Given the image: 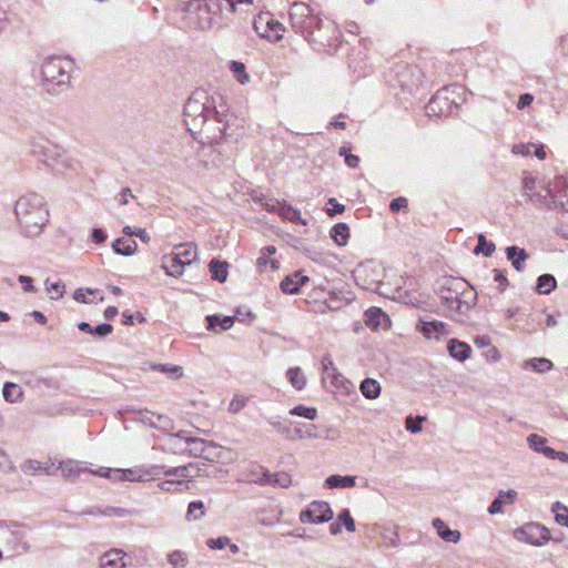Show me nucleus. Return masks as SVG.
<instances>
[{
	"mask_svg": "<svg viewBox=\"0 0 568 568\" xmlns=\"http://www.w3.org/2000/svg\"><path fill=\"white\" fill-rule=\"evenodd\" d=\"M184 123L201 143L217 145L222 141H237L244 130V119L229 111V106L219 93L209 94L195 90L184 105Z\"/></svg>",
	"mask_w": 568,
	"mask_h": 568,
	"instance_id": "obj_1",
	"label": "nucleus"
},
{
	"mask_svg": "<svg viewBox=\"0 0 568 568\" xmlns=\"http://www.w3.org/2000/svg\"><path fill=\"white\" fill-rule=\"evenodd\" d=\"M20 232L27 237L39 236L49 222V210L44 197L36 192L21 195L14 205Z\"/></svg>",
	"mask_w": 568,
	"mask_h": 568,
	"instance_id": "obj_2",
	"label": "nucleus"
},
{
	"mask_svg": "<svg viewBox=\"0 0 568 568\" xmlns=\"http://www.w3.org/2000/svg\"><path fill=\"white\" fill-rule=\"evenodd\" d=\"M442 304L446 307L448 316L466 315L477 303V292L464 278H446L439 291Z\"/></svg>",
	"mask_w": 568,
	"mask_h": 568,
	"instance_id": "obj_3",
	"label": "nucleus"
},
{
	"mask_svg": "<svg viewBox=\"0 0 568 568\" xmlns=\"http://www.w3.org/2000/svg\"><path fill=\"white\" fill-rule=\"evenodd\" d=\"M73 71V61L69 58L50 57L41 65V75L47 90L51 93H58L65 90L71 80Z\"/></svg>",
	"mask_w": 568,
	"mask_h": 568,
	"instance_id": "obj_4",
	"label": "nucleus"
},
{
	"mask_svg": "<svg viewBox=\"0 0 568 568\" xmlns=\"http://www.w3.org/2000/svg\"><path fill=\"white\" fill-rule=\"evenodd\" d=\"M305 40L323 48L331 47L337 39L338 30L334 21L312 16L305 23V33H300Z\"/></svg>",
	"mask_w": 568,
	"mask_h": 568,
	"instance_id": "obj_5",
	"label": "nucleus"
},
{
	"mask_svg": "<svg viewBox=\"0 0 568 568\" xmlns=\"http://www.w3.org/2000/svg\"><path fill=\"white\" fill-rule=\"evenodd\" d=\"M187 466L165 468L164 466H152L148 469L135 468V469H122V478L124 481H145L155 476L164 474L166 476L175 477H187Z\"/></svg>",
	"mask_w": 568,
	"mask_h": 568,
	"instance_id": "obj_6",
	"label": "nucleus"
},
{
	"mask_svg": "<svg viewBox=\"0 0 568 568\" xmlns=\"http://www.w3.org/2000/svg\"><path fill=\"white\" fill-rule=\"evenodd\" d=\"M514 536L517 540L530 544L532 546H544L550 539V531L537 523H528L516 529Z\"/></svg>",
	"mask_w": 568,
	"mask_h": 568,
	"instance_id": "obj_7",
	"label": "nucleus"
},
{
	"mask_svg": "<svg viewBox=\"0 0 568 568\" xmlns=\"http://www.w3.org/2000/svg\"><path fill=\"white\" fill-rule=\"evenodd\" d=\"M395 75L399 87L409 92L418 89L424 82V74L416 65L397 64Z\"/></svg>",
	"mask_w": 568,
	"mask_h": 568,
	"instance_id": "obj_8",
	"label": "nucleus"
},
{
	"mask_svg": "<svg viewBox=\"0 0 568 568\" xmlns=\"http://www.w3.org/2000/svg\"><path fill=\"white\" fill-rule=\"evenodd\" d=\"M333 519V510L326 501H313L300 513V520L303 524H322Z\"/></svg>",
	"mask_w": 568,
	"mask_h": 568,
	"instance_id": "obj_9",
	"label": "nucleus"
},
{
	"mask_svg": "<svg viewBox=\"0 0 568 568\" xmlns=\"http://www.w3.org/2000/svg\"><path fill=\"white\" fill-rule=\"evenodd\" d=\"M313 16V11L304 2H294L290 9V20L296 33H305V23Z\"/></svg>",
	"mask_w": 568,
	"mask_h": 568,
	"instance_id": "obj_10",
	"label": "nucleus"
},
{
	"mask_svg": "<svg viewBox=\"0 0 568 568\" xmlns=\"http://www.w3.org/2000/svg\"><path fill=\"white\" fill-rule=\"evenodd\" d=\"M416 331H418L425 338L436 341H439L443 336L449 334L448 325L436 320H419L416 324Z\"/></svg>",
	"mask_w": 568,
	"mask_h": 568,
	"instance_id": "obj_11",
	"label": "nucleus"
},
{
	"mask_svg": "<svg viewBox=\"0 0 568 568\" xmlns=\"http://www.w3.org/2000/svg\"><path fill=\"white\" fill-rule=\"evenodd\" d=\"M552 182L540 185L535 192L529 193V201L540 210H554Z\"/></svg>",
	"mask_w": 568,
	"mask_h": 568,
	"instance_id": "obj_12",
	"label": "nucleus"
},
{
	"mask_svg": "<svg viewBox=\"0 0 568 568\" xmlns=\"http://www.w3.org/2000/svg\"><path fill=\"white\" fill-rule=\"evenodd\" d=\"M554 210L568 212V181L561 176L552 181Z\"/></svg>",
	"mask_w": 568,
	"mask_h": 568,
	"instance_id": "obj_13",
	"label": "nucleus"
},
{
	"mask_svg": "<svg viewBox=\"0 0 568 568\" xmlns=\"http://www.w3.org/2000/svg\"><path fill=\"white\" fill-rule=\"evenodd\" d=\"M128 555L121 549H110L105 551L99 560L100 568H126Z\"/></svg>",
	"mask_w": 568,
	"mask_h": 568,
	"instance_id": "obj_14",
	"label": "nucleus"
},
{
	"mask_svg": "<svg viewBox=\"0 0 568 568\" xmlns=\"http://www.w3.org/2000/svg\"><path fill=\"white\" fill-rule=\"evenodd\" d=\"M268 470L258 464H250L248 467L242 471L240 481L254 483L265 486L267 481Z\"/></svg>",
	"mask_w": 568,
	"mask_h": 568,
	"instance_id": "obj_15",
	"label": "nucleus"
},
{
	"mask_svg": "<svg viewBox=\"0 0 568 568\" xmlns=\"http://www.w3.org/2000/svg\"><path fill=\"white\" fill-rule=\"evenodd\" d=\"M59 468L68 480H75L83 473H94V470L88 469L83 463L73 459L61 462Z\"/></svg>",
	"mask_w": 568,
	"mask_h": 568,
	"instance_id": "obj_16",
	"label": "nucleus"
},
{
	"mask_svg": "<svg viewBox=\"0 0 568 568\" xmlns=\"http://www.w3.org/2000/svg\"><path fill=\"white\" fill-rule=\"evenodd\" d=\"M517 491L514 489L500 490L498 496L491 501L488 507L489 515L503 514L505 505H513L516 501Z\"/></svg>",
	"mask_w": 568,
	"mask_h": 568,
	"instance_id": "obj_17",
	"label": "nucleus"
},
{
	"mask_svg": "<svg viewBox=\"0 0 568 568\" xmlns=\"http://www.w3.org/2000/svg\"><path fill=\"white\" fill-rule=\"evenodd\" d=\"M308 277L301 272H295L285 276L281 282V290L285 294H296L300 287L308 282Z\"/></svg>",
	"mask_w": 568,
	"mask_h": 568,
	"instance_id": "obj_18",
	"label": "nucleus"
},
{
	"mask_svg": "<svg viewBox=\"0 0 568 568\" xmlns=\"http://www.w3.org/2000/svg\"><path fill=\"white\" fill-rule=\"evenodd\" d=\"M506 256L517 272L525 270L526 261L529 258V254L526 250L516 245L506 248Z\"/></svg>",
	"mask_w": 568,
	"mask_h": 568,
	"instance_id": "obj_19",
	"label": "nucleus"
},
{
	"mask_svg": "<svg viewBox=\"0 0 568 568\" xmlns=\"http://www.w3.org/2000/svg\"><path fill=\"white\" fill-rule=\"evenodd\" d=\"M432 524L438 536L445 541L457 544L460 540L462 534L458 530L450 529L440 518L433 519Z\"/></svg>",
	"mask_w": 568,
	"mask_h": 568,
	"instance_id": "obj_20",
	"label": "nucleus"
},
{
	"mask_svg": "<svg viewBox=\"0 0 568 568\" xmlns=\"http://www.w3.org/2000/svg\"><path fill=\"white\" fill-rule=\"evenodd\" d=\"M447 351L452 357L464 362L470 356L471 347L465 342L452 338L448 342Z\"/></svg>",
	"mask_w": 568,
	"mask_h": 568,
	"instance_id": "obj_21",
	"label": "nucleus"
},
{
	"mask_svg": "<svg viewBox=\"0 0 568 568\" xmlns=\"http://www.w3.org/2000/svg\"><path fill=\"white\" fill-rule=\"evenodd\" d=\"M175 258H180L187 266L197 260L196 245L193 243H183L174 247Z\"/></svg>",
	"mask_w": 568,
	"mask_h": 568,
	"instance_id": "obj_22",
	"label": "nucleus"
},
{
	"mask_svg": "<svg viewBox=\"0 0 568 568\" xmlns=\"http://www.w3.org/2000/svg\"><path fill=\"white\" fill-rule=\"evenodd\" d=\"M276 253V247L274 245L265 246L261 250V254L256 260V266L260 270H263L268 264L271 265L272 270L276 271L280 268V262L277 260H270L272 255Z\"/></svg>",
	"mask_w": 568,
	"mask_h": 568,
	"instance_id": "obj_23",
	"label": "nucleus"
},
{
	"mask_svg": "<svg viewBox=\"0 0 568 568\" xmlns=\"http://www.w3.org/2000/svg\"><path fill=\"white\" fill-rule=\"evenodd\" d=\"M186 265L180 258H175V254L172 253L170 256H165L163 268L170 276L179 277L183 274Z\"/></svg>",
	"mask_w": 568,
	"mask_h": 568,
	"instance_id": "obj_24",
	"label": "nucleus"
},
{
	"mask_svg": "<svg viewBox=\"0 0 568 568\" xmlns=\"http://www.w3.org/2000/svg\"><path fill=\"white\" fill-rule=\"evenodd\" d=\"M227 268V262H222L216 258L211 260L209 264L211 277L220 283H224L226 281L229 274Z\"/></svg>",
	"mask_w": 568,
	"mask_h": 568,
	"instance_id": "obj_25",
	"label": "nucleus"
},
{
	"mask_svg": "<svg viewBox=\"0 0 568 568\" xmlns=\"http://www.w3.org/2000/svg\"><path fill=\"white\" fill-rule=\"evenodd\" d=\"M112 247L116 254L131 256L136 252L138 243L134 240L120 237L113 242Z\"/></svg>",
	"mask_w": 568,
	"mask_h": 568,
	"instance_id": "obj_26",
	"label": "nucleus"
},
{
	"mask_svg": "<svg viewBox=\"0 0 568 568\" xmlns=\"http://www.w3.org/2000/svg\"><path fill=\"white\" fill-rule=\"evenodd\" d=\"M325 485L327 488H351L356 485L355 476H341V475H331L326 478Z\"/></svg>",
	"mask_w": 568,
	"mask_h": 568,
	"instance_id": "obj_27",
	"label": "nucleus"
},
{
	"mask_svg": "<svg viewBox=\"0 0 568 568\" xmlns=\"http://www.w3.org/2000/svg\"><path fill=\"white\" fill-rule=\"evenodd\" d=\"M547 438L542 437L538 434H530L527 437L528 446L536 453L544 454L547 458L549 457V453L551 452V447L547 445Z\"/></svg>",
	"mask_w": 568,
	"mask_h": 568,
	"instance_id": "obj_28",
	"label": "nucleus"
},
{
	"mask_svg": "<svg viewBox=\"0 0 568 568\" xmlns=\"http://www.w3.org/2000/svg\"><path fill=\"white\" fill-rule=\"evenodd\" d=\"M525 369L530 368L536 373H546L552 369L554 364L550 359L545 357H534L525 361L524 366Z\"/></svg>",
	"mask_w": 568,
	"mask_h": 568,
	"instance_id": "obj_29",
	"label": "nucleus"
},
{
	"mask_svg": "<svg viewBox=\"0 0 568 568\" xmlns=\"http://www.w3.org/2000/svg\"><path fill=\"white\" fill-rule=\"evenodd\" d=\"M277 214L290 222L306 225V221L302 219L301 211L288 204H278Z\"/></svg>",
	"mask_w": 568,
	"mask_h": 568,
	"instance_id": "obj_30",
	"label": "nucleus"
},
{
	"mask_svg": "<svg viewBox=\"0 0 568 568\" xmlns=\"http://www.w3.org/2000/svg\"><path fill=\"white\" fill-rule=\"evenodd\" d=\"M216 322H220V331H227L234 324V317L232 316H220V315H209L206 317V328L209 331L216 332Z\"/></svg>",
	"mask_w": 568,
	"mask_h": 568,
	"instance_id": "obj_31",
	"label": "nucleus"
},
{
	"mask_svg": "<svg viewBox=\"0 0 568 568\" xmlns=\"http://www.w3.org/2000/svg\"><path fill=\"white\" fill-rule=\"evenodd\" d=\"M361 393L368 399H375L381 394V384L373 378H365L359 385Z\"/></svg>",
	"mask_w": 568,
	"mask_h": 568,
	"instance_id": "obj_32",
	"label": "nucleus"
},
{
	"mask_svg": "<svg viewBox=\"0 0 568 568\" xmlns=\"http://www.w3.org/2000/svg\"><path fill=\"white\" fill-rule=\"evenodd\" d=\"M331 237L339 245L344 246L347 244L349 237V227L346 223H337L331 230Z\"/></svg>",
	"mask_w": 568,
	"mask_h": 568,
	"instance_id": "obj_33",
	"label": "nucleus"
},
{
	"mask_svg": "<svg viewBox=\"0 0 568 568\" xmlns=\"http://www.w3.org/2000/svg\"><path fill=\"white\" fill-rule=\"evenodd\" d=\"M557 287V281L551 274H542L537 278V292L548 295Z\"/></svg>",
	"mask_w": 568,
	"mask_h": 568,
	"instance_id": "obj_34",
	"label": "nucleus"
},
{
	"mask_svg": "<svg viewBox=\"0 0 568 568\" xmlns=\"http://www.w3.org/2000/svg\"><path fill=\"white\" fill-rule=\"evenodd\" d=\"M21 470L29 476H36L39 474H45L51 475L52 473L49 470V468L43 467V465L36 459H27L21 465Z\"/></svg>",
	"mask_w": 568,
	"mask_h": 568,
	"instance_id": "obj_35",
	"label": "nucleus"
},
{
	"mask_svg": "<svg viewBox=\"0 0 568 568\" xmlns=\"http://www.w3.org/2000/svg\"><path fill=\"white\" fill-rule=\"evenodd\" d=\"M286 377L292 386L297 390H302L306 386V377L300 367L288 368Z\"/></svg>",
	"mask_w": 568,
	"mask_h": 568,
	"instance_id": "obj_36",
	"label": "nucleus"
},
{
	"mask_svg": "<svg viewBox=\"0 0 568 568\" xmlns=\"http://www.w3.org/2000/svg\"><path fill=\"white\" fill-rule=\"evenodd\" d=\"M292 484L291 476L287 473L281 471L271 474L268 471L266 485L274 487L287 488Z\"/></svg>",
	"mask_w": 568,
	"mask_h": 568,
	"instance_id": "obj_37",
	"label": "nucleus"
},
{
	"mask_svg": "<svg viewBox=\"0 0 568 568\" xmlns=\"http://www.w3.org/2000/svg\"><path fill=\"white\" fill-rule=\"evenodd\" d=\"M3 397L9 403H17L22 397V389L14 383H6L2 389Z\"/></svg>",
	"mask_w": 568,
	"mask_h": 568,
	"instance_id": "obj_38",
	"label": "nucleus"
},
{
	"mask_svg": "<svg viewBox=\"0 0 568 568\" xmlns=\"http://www.w3.org/2000/svg\"><path fill=\"white\" fill-rule=\"evenodd\" d=\"M206 442L207 440L197 437H187L186 445L189 446V454L193 457H201V455H204Z\"/></svg>",
	"mask_w": 568,
	"mask_h": 568,
	"instance_id": "obj_39",
	"label": "nucleus"
},
{
	"mask_svg": "<svg viewBox=\"0 0 568 568\" xmlns=\"http://www.w3.org/2000/svg\"><path fill=\"white\" fill-rule=\"evenodd\" d=\"M223 448L213 442H206V447L204 448V455H201V458H204L209 462H220L222 457Z\"/></svg>",
	"mask_w": 568,
	"mask_h": 568,
	"instance_id": "obj_40",
	"label": "nucleus"
},
{
	"mask_svg": "<svg viewBox=\"0 0 568 568\" xmlns=\"http://www.w3.org/2000/svg\"><path fill=\"white\" fill-rule=\"evenodd\" d=\"M168 562L172 568H185L189 565V556L182 550H174L168 555Z\"/></svg>",
	"mask_w": 568,
	"mask_h": 568,
	"instance_id": "obj_41",
	"label": "nucleus"
},
{
	"mask_svg": "<svg viewBox=\"0 0 568 568\" xmlns=\"http://www.w3.org/2000/svg\"><path fill=\"white\" fill-rule=\"evenodd\" d=\"M205 515L204 504L201 500L191 501L187 506L186 520H199Z\"/></svg>",
	"mask_w": 568,
	"mask_h": 568,
	"instance_id": "obj_42",
	"label": "nucleus"
},
{
	"mask_svg": "<svg viewBox=\"0 0 568 568\" xmlns=\"http://www.w3.org/2000/svg\"><path fill=\"white\" fill-rule=\"evenodd\" d=\"M230 70L232 71L234 78L241 83L245 84L250 81V75L246 73L245 65L239 61L230 62Z\"/></svg>",
	"mask_w": 568,
	"mask_h": 568,
	"instance_id": "obj_43",
	"label": "nucleus"
},
{
	"mask_svg": "<svg viewBox=\"0 0 568 568\" xmlns=\"http://www.w3.org/2000/svg\"><path fill=\"white\" fill-rule=\"evenodd\" d=\"M290 414L293 416L304 417L308 420L317 418V409L315 407H307L304 405H297L290 409Z\"/></svg>",
	"mask_w": 568,
	"mask_h": 568,
	"instance_id": "obj_44",
	"label": "nucleus"
},
{
	"mask_svg": "<svg viewBox=\"0 0 568 568\" xmlns=\"http://www.w3.org/2000/svg\"><path fill=\"white\" fill-rule=\"evenodd\" d=\"M365 323L371 327H378L381 325V318L385 316L381 308L371 307L365 312Z\"/></svg>",
	"mask_w": 568,
	"mask_h": 568,
	"instance_id": "obj_45",
	"label": "nucleus"
},
{
	"mask_svg": "<svg viewBox=\"0 0 568 568\" xmlns=\"http://www.w3.org/2000/svg\"><path fill=\"white\" fill-rule=\"evenodd\" d=\"M495 248H496L495 244L493 242H488L486 240V237L483 234H480L478 236V244L475 247L474 253L475 254L483 253L485 256L489 257L495 252Z\"/></svg>",
	"mask_w": 568,
	"mask_h": 568,
	"instance_id": "obj_46",
	"label": "nucleus"
},
{
	"mask_svg": "<svg viewBox=\"0 0 568 568\" xmlns=\"http://www.w3.org/2000/svg\"><path fill=\"white\" fill-rule=\"evenodd\" d=\"M552 511L555 513V520L561 526L568 527V508L560 501H556L552 505Z\"/></svg>",
	"mask_w": 568,
	"mask_h": 568,
	"instance_id": "obj_47",
	"label": "nucleus"
},
{
	"mask_svg": "<svg viewBox=\"0 0 568 568\" xmlns=\"http://www.w3.org/2000/svg\"><path fill=\"white\" fill-rule=\"evenodd\" d=\"M267 19H271L267 14L266 16H262L260 14L253 22V27H254V30L256 31V33L262 37V38H267L270 39L272 37V34L268 32L270 29L265 24V21Z\"/></svg>",
	"mask_w": 568,
	"mask_h": 568,
	"instance_id": "obj_48",
	"label": "nucleus"
},
{
	"mask_svg": "<svg viewBox=\"0 0 568 568\" xmlns=\"http://www.w3.org/2000/svg\"><path fill=\"white\" fill-rule=\"evenodd\" d=\"M47 291L51 293L52 300H59L64 294L65 285L61 281L50 282V280L45 281Z\"/></svg>",
	"mask_w": 568,
	"mask_h": 568,
	"instance_id": "obj_49",
	"label": "nucleus"
},
{
	"mask_svg": "<svg viewBox=\"0 0 568 568\" xmlns=\"http://www.w3.org/2000/svg\"><path fill=\"white\" fill-rule=\"evenodd\" d=\"M337 520L345 527V529L349 532H354L355 521L353 517L351 516V513L348 509H343L342 513L338 515Z\"/></svg>",
	"mask_w": 568,
	"mask_h": 568,
	"instance_id": "obj_50",
	"label": "nucleus"
},
{
	"mask_svg": "<svg viewBox=\"0 0 568 568\" xmlns=\"http://www.w3.org/2000/svg\"><path fill=\"white\" fill-rule=\"evenodd\" d=\"M118 473H122V469L100 468L99 470H95L93 475L105 477L113 481H124L122 475Z\"/></svg>",
	"mask_w": 568,
	"mask_h": 568,
	"instance_id": "obj_51",
	"label": "nucleus"
},
{
	"mask_svg": "<svg viewBox=\"0 0 568 568\" xmlns=\"http://www.w3.org/2000/svg\"><path fill=\"white\" fill-rule=\"evenodd\" d=\"M322 365L324 373L328 377H333L336 382L338 381L339 377H342V375L338 374L333 361L328 356L323 357Z\"/></svg>",
	"mask_w": 568,
	"mask_h": 568,
	"instance_id": "obj_52",
	"label": "nucleus"
},
{
	"mask_svg": "<svg viewBox=\"0 0 568 568\" xmlns=\"http://www.w3.org/2000/svg\"><path fill=\"white\" fill-rule=\"evenodd\" d=\"M426 420L424 416H417L414 418L413 416L406 417V429L412 434H417L422 430V424Z\"/></svg>",
	"mask_w": 568,
	"mask_h": 568,
	"instance_id": "obj_53",
	"label": "nucleus"
},
{
	"mask_svg": "<svg viewBox=\"0 0 568 568\" xmlns=\"http://www.w3.org/2000/svg\"><path fill=\"white\" fill-rule=\"evenodd\" d=\"M542 184L544 183L540 180L530 175L525 176L523 180V187L527 196H529V193L535 192Z\"/></svg>",
	"mask_w": 568,
	"mask_h": 568,
	"instance_id": "obj_54",
	"label": "nucleus"
},
{
	"mask_svg": "<svg viewBox=\"0 0 568 568\" xmlns=\"http://www.w3.org/2000/svg\"><path fill=\"white\" fill-rule=\"evenodd\" d=\"M122 232L128 236L135 235L144 243H148L150 241V235L148 234V232L144 229H133V227L126 225L123 227Z\"/></svg>",
	"mask_w": 568,
	"mask_h": 568,
	"instance_id": "obj_55",
	"label": "nucleus"
},
{
	"mask_svg": "<svg viewBox=\"0 0 568 568\" xmlns=\"http://www.w3.org/2000/svg\"><path fill=\"white\" fill-rule=\"evenodd\" d=\"M248 398L242 395H235L229 405V410L232 413H239L242 408L245 407Z\"/></svg>",
	"mask_w": 568,
	"mask_h": 568,
	"instance_id": "obj_56",
	"label": "nucleus"
},
{
	"mask_svg": "<svg viewBox=\"0 0 568 568\" xmlns=\"http://www.w3.org/2000/svg\"><path fill=\"white\" fill-rule=\"evenodd\" d=\"M327 204L332 206L326 210V212L329 216H335L337 214H342L345 211V205L338 203L337 200L334 197L328 199Z\"/></svg>",
	"mask_w": 568,
	"mask_h": 568,
	"instance_id": "obj_57",
	"label": "nucleus"
},
{
	"mask_svg": "<svg viewBox=\"0 0 568 568\" xmlns=\"http://www.w3.org/2000/svg\"><path fill=\"white\" fill-rule=\"evenodd\" d=\"M230 544L229 537H219V538H210L206 541V545L211 549H223L225 546Z\"/></svg>",
	"mask_w": 568,
	"mask_h": 568,
	"instance_id": "obj_58",
	"label": "nucleus"
},
{
	"mask_svg": "<svg viewBox=\"0 0 568 568\" xmlns=\"http://www.w3.org/2000/svg\"><path fill=\"white\" fill-rule=\"evenodd\" d=\"M265 24L268 27L270 31L274 32L275 40L282 39L283 36L281 32L284 31V28L280 22L274 21L273 19H267Z\"/></svg>",
	"mask_w": 568,
	"mask_h": 568,
	"instance_id": "obj_59",
	"label": "nucleus"
},
{
	"mask_svg": "<svg viewBox=\"0 0 568 568\" xmlns=\"http://www.w3.org/2000/svg\"><path fill=\"white\" fill-rule=\"evenodd\" d=\"M98 292V290H91V288H87V290H83V288H78L74 294H73V298L79 302V303H83V304H89L91 303V301H89L87 298V294H93Z\"/></svg>",
	"mask_w": 568,
	"mask_h": 568,
	"instance_id": "obj_60",
	"label": "nucleus"
},
{
	"mask_svg": "<svg viewBox=\"0 0 568 568\" xmlns=\"http://www.w3.org/2000/svg\"><path fill=\"white\" fill-rule=\"evenodd\" d=\"M113 332V326L108 323L99 324L98 326L93 327V335H97L99 337H105L110 335Z\"/></svg>",
	"mask_w": 568,
	"mask_h": 568,
	"instance_id": "obj_61",
	"label": "nucleus"
},
{
	"mask_svg": "<svg viewBox=\"0 0 568 568\" xmlns=\"http://www.w3.org/2000/svg\"><path fill=\"white\" fill-rule=\"evenodd\" d=\"M339 154L345 156V163L349 168L355 169V168L358 166L359 158L357 155H354V154H351V153H346L345 148H341Z\"/></svg>",
	"mask_w": 568,
	"mask_h": 568,
	"instance_id": "obj_62",
	"label": "nucleus"
},
{
	"mask_svg": "<svg viewBox=\"0 0 568 568\" xmlns=\"http://www.w3.org/2000/svg\"><path fill=\"white\" fill-rule=\"evenodd\" d=\"M407 205H408V201H407V199H406V197H402V196H399V197L394 199V200L390 202L389 207H390V211H392V212L397 213V212H399L400 210L406 209V207H407Z\"/></svg>",
	"mask_w": 568,
	"mask_h": 568,
	"instance_id": "obj_63",
	"label": "nucleus"
},
{
	"mask_svg": "<svg viewBox=\"0 0 568 568\" xmlns=\"http://www.w3.org/2000/svg\"><path fill=\"white\" fill-rule=\"evenodd\" d=\"M494 280L498 283V290L499 292H504L506 287L508 286V280L504 272L499 270H494Z\"/></svg>",
	"mask_w": 568,
	"mask_h": 568,
	"instance_id": "obj_64",
	"label": "nucleus"
}]
</instances>
